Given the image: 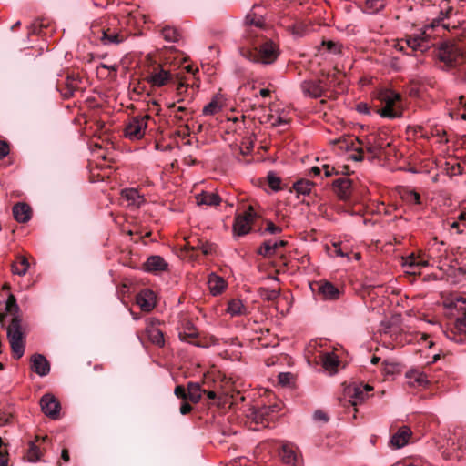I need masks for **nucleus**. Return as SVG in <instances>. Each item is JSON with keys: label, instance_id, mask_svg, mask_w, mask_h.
<instances>
[{"label": "nucleus", "instance_id": "dca6fc26", "mask_svg": "<svg viewBox=\"0 0 466 466\" xmlns=\"http://www.w3.org/2000/svg\"><path fill=\"white\" fill-rule=\"evenodd\" d=\"M136 303L145 312L151 311L156 306V295L148 289H142L136 297Z\"/></svg>", "mask_w": 466, "mask_h": 466}, {"label": "nucleus", "instance_id": "4d7b16f0", "mask_svg": "<svg viewBox=\"0 0 466 466\" xmlns=\"http://www.w3.org/2000/svg\"><path fill=\"white\" fill-rule=\"evenodd\" d=\"M417 258H418V256H416L414 254L410 255L409 257H407L404 259V265L410 268H416Z\"/></svg>", "mask_w": 466, "mask_h": 466}, {"label": "nucleus", "instance_id": "39448f33", "mask_svg": "<svg viewBox=\"0 0 466 466\" xmlns=\"http://www.w3.org/2000/svg\"><path fill=\"white\" fill-rule=\"evenodd\" d=\"M118 24H120V20L114 16L109 19L107 28L101 29V41L104 45H118L125 41L128 35L131 34L129 30L122 29L121 27L118 29Z\"/></svg>", "mask_w": 466, "mask_h": 466}, {"label": "nucleus", "instance_id": "f704fd0d", "mask_svg": "<svg viewBox=\"0 0 466 466\" xmlns=\"http://www.w3.org/2000/svg\"><path fill=\"white\" fill-rule=\"evenodd\" d=\"M454 438H451L449 441H451V446L456 445V449L466 450V433L461 429L455 430L453 432Z\"/></svg>", "mask_w": 466, "mask_h": 466}, {"label": "nucleus", "instance_id": "de8ad7c7", "mask_svg": "<svg viewBox=\"0 0 466 466\" xmlns=\"http://www.w3.org/2000/svg\"><path fill=\"white\" fill-rule=\"evenodd\" d=\"M420 35L415 36H409L405 40L406 46L411 49L412 52H419V45H420Z\"/></svg>", "mask_w": 466, "mask_h": 466}, {"label": "nucleus", "instance_id": "7ed1b4c3", "mask_svg": "<svg viewBox=\"0 0 466 466\" xmlns=\"http://www.w3.org/2000/svg\"><path fill=\"white\" fill-rule=\"evenodd\" d=\"M466 299L461 296H456L450 302V307L458 311H461L463 316L457 318L454 327L445 331L447 339L453 340L457 343H461L466 339Z\"/></svg>", "mask_w": 466, "mask_h": 466}, {"label": "nucleus", "instance_id": "473e14b6", "mask_svg": "<svg viewBox=\"0 0 466 466\" xmlns=\"http://www.w3.org/2000/svg\"><path fill=\"white\" fill-rule=\"evenodd\" d=\"M228 312L232 316L245 315L247 313V309L240 299H234L228 302Z\"/></svg>", "mask_w": 466, "mask_h": 466}, {"label": "nucleus", "instance_id": "f3484780", "mask_svg": "<svg viewBox=\"0 0 466 466\" xmlns=\"http://www.w3.org/2000/svg\"><path fill=\"white\" fill-rule=\"evenodd\" d=\"M335 194L341 200H348L352 191V181L347 177L338 178L333 181Z\"/></svg>", "mask_w": 466, "mask_h": 466}, {"label": "nucleus", "instance_id": "864d4df0", "mask_svg": "<svg viewBox=\"0 0 466 466\" xmlns=\"http://www.w3.org/2000/svg\"><path fill=\"white\" fill-rule=\"evenodd\" d=\"M175 395L178 398V399H181L183 400H188V396H187V390L185 387H183L182 385H177L176 388H175Z\"/></svg>", "mask_w": 466, "mask_h": 466}, {"label": "nucleus", "instance_id": "bf43d9fd", "mask_svg": "<svg viewBox=\"0 0 466 466\" xmlns=\"http://www.w3.org/2000/svg\"><path fill=\"white\" fill-rule=\"evenodd\" d=\"M9 154V146L6 142L0 140V159Z\"/></svg>", "mask_w": 466, "mask_h": 466}, {"label": "nucleus", "instance_id": "c03bdc74", "mask_svg": "<svg viewBox=\"0 0 466 466\" xmlns=\"http://www.w3.org/2000/svg\"><path fill=\"white\" fill-rule=\"evenodd\" d=\"M5 309L10 314H15L19 310V307L16 303V299L12 293L8 294V298L5 304Z\"/></svg>", "mask_w": 466, "mask_h": 466}, {"label": "nucleus", "instance_id": "3c124183", "mask_svg": "<svg viewBox=\"0 0 466 466\" xmlns=\"http://www.w3.org/2000/svg\"><path fill=\"white\" fill-rule=\"evenodd\" d=\"M420 45H419V52L424 53L426 52L431 46V39L425 34L420 35Z\"/></svg>", "mask_w": 466, "mask_h": 466}, {"label": "nucleus", "instance_id": "5701e85b", "mask_svg": "<svg viewBox=\"0 0 466 466\" xmlns=\"http://www.w3.org/2000/svg\"><path fill=\"white\" fill-rule=\"evenodd\" d=\"M217 246L211 242L199 238L197 236H193V242L191 245V250L201 251L205 256L213 255L216 253Z\"/></svg>", "mask_w": 466, "mask_h": 466}, {"label": "nucleus", "instance_id": "f257e3e1", "mask_svg": "<svg viewBox=\"0 0 466 466\" xmlns=\"http://www.w3.org/2000/svg\"><path fill=\"white\" fill-rule=\"evenodd\" d=\"M250 46L239 48L240 55L253 63L262 65L273 64L279 55V46L270 39L254 34L251 30L248 34Z\"/></svg>", "mask_w": 466, "mask_h": 466}, {"label": "nucleus", "instance_id": "393cba45", "mask_svg": "<svg viewBox=\"0 0 466 466\" xmlns=\"http://www.w3.org/2000/svg\"><path fill=\"white\" fill-rule=\"evenodd\" d=\"M208 288H209L210 292L214 296L222 293V291L227 287V283L224 280V279L219 277V276H218V275H216L215 273H211L208 276Z\"/></svg>", "mask_w": 466, "mask_h": 466}, {"label": "nucleus", "instance_id": "1a4fd4ad", "mask_svg": "<svg viewBox=\"0 0 466 466\" xmlns=\"http://www.w3.org/2000/svg\"><path fill=\"white\" fill-rule=\"evenodd\" d=\"M82 79L77 73L67 72L66 79L57 83V89L65 98L74 96L75 91L81 89Z\"/></svg>", "mask_w": 466, "mask_h": 466}, {"label": "nucleus", "instance_id": "c85d7f7f", "mask_svg": "<svg viewBox=\"0 0 466 466\" xmlns=\"http://www.w3.org/2000/svg\"><path fill=\"white\" fill-rule=\"evenodd\" d=\"M187 390L188 400L193 403H198L201 399V394L203 393L204 390L201 389L199 383L190 381L187 383Z\"/></svg>", "mask_w": 466, "mask_h": 466}, {"label": "nucleus", "instance_id": "aec40b11", "mask_svg": "<svg viewBox=\"0 0 466 466\" xmlns=\"http://www.w3.org/2000/svg\"><path fill=\"white\" fill-rule=\"evenodd\" d=\"M31 369L40 376H46L50 371V364L42 354H34L31 357Z\"/></svg>", "mask_w": 466, "mask_h": 466}, {"label": "nucleus", "instance_id": "ddd939ff", "mask_svg": "<svg viewBox=\"0 0 466 466\" xmlns=\"http://www.w3.org/2000/svg\"><path fill=\"white\" fill-rule=\"evenodd\" d=\"M321 78L324 79L323 86H325V92L329 90L331 87H338L339 92H343L345 89L344 78L346 75L337 68L333 69V72H328L321 74Z\"/></svg>", "mask_w": 466, "mask_h": 466}, {"label": "nucleus", "instance_id": "6ab92c4d", "mask_svg": "<svg viewBox=\"0 0 466 466\" xmlns=\"http://www.w3.org/2000/svg\"><path fill=\"white\" fill-rule=\"evenodd\" d=\"M281 461L287 466H298L299 458L295 449L289 444H284L279 451Z\"/></svg>", "mask_w": 466, "mask_h": 466}, {"label": "nucleus", "instance_id": "13d9d810", "mask_svg": "<svg viewBox=\"0 0 466 466\" xmlns=\"http://www.w3.org/2000/svg\"><path fill=\"white\" fill-rule=\"evenodd\" d=\"M332 252L339 257H346L348 253L344 251V249L341 248L340 243H334L333 244V250Z\"/></svg>", "mask_w": 466, "mask_h": 466}, {"label": "nucleus", "instance_id": "a19ab883", "mask_svg": "<svg viewBox=\"0 0 466 466\" xmlns=\"http://www.w3.org/2000/svg\"><path fill=\"white\" fill-rule=\"evenodd\" d=\"M269 407H262L252 411L253 420L256 423H263L266 417L269 414Z\"/></svg>", "mask_w": 466, "mask_h": 466}, {"label": "nucleus", "instance_id": "4468645a", "mask_svg": "<svg viewBox=\"0 0 466 466\" xmlns=\"http://www.w3.org/2000/svg\"><path fill=\"white\" fill-rule=\"evenodd\" d=\"M40 405L43 412L46 416L52 419L58 418L61 407L59 401L54 395L50 393L45 394L40 400Z\"/></svg>", "mask_w": 466, "mask_h": 466}, {"label": "nucleus", "instance_id": "49530a36", "mask_svg": "<svg viewBox=\"0 0 466 466\" xmlns=\"http://www.w3.org/2000/svg\"><path fill=\"white\" fill-rule=\"evenodd\" d=\"M42 452L40 449L33 442L30 443V448L28 450V458L32 462L37 461L41 459Z\"/></svg>", "mask_w": 466, "mask_h": 466}, {"label": "nucleus", "instance_id": "4be33fe9", "mask_svg": "<svg viewBox=\"0 0 466 466\" xmlns=\"http://www.w3.org/2000/svg\"><path fill=\"white\" fill-rule=\"evenodd\" d=\"M13 215L17 222L25 223L31 218L32 209L28 204L19 202L13 207Z\"/></svg>", "mask_w": 466, "mask_h": 466}, {"label": "nucleus", "instance_id": "774afa93", "mask_svg": "<svg viewBox=\"0 0 466 466\" xmlns=\"http://www.w3.org/2000/svg\"><path fill=\"white\" fill-rule=\"evenodd\" d=\"M356 151H357V155H355L353 157V158L357 161H360V160H362L363 159V154H364V150L362 147L360 148H356Z\"/></svg>", "mask_w": 466, "mask_h": 466}, {"label": "nucleus", "instance_id": "9b49d317", "mask_svg": "<svg viewBox=\"0 0 466 466\" xmlns=\"http://www.w3.org/2000/svg\"><path fill=\"white\" fill-rule=\"evenodd\" d=\"M311 289L325 300H336L340 296V290L331 282L324 279L314 282Z\"/></svg>", "mask_w": 466, "mask_h": 466}, {"label": "nucleus", "instance_id": "e433bc0d", "mask_svg": "<svg viewBox=\"0 0 466 466\" xmlns=\"http://www.w3.org/2000/svg\"><path fill=\"white\" fill-rule=\"evenodd\" d=\"M122 196L132 202V204L137 205V207L144 201V198L141 195H139L138 191L134 188H127L122 190Z\"/></svg>", "mask_w": 466, "mask_h": 466}, {"label": "nucleus", "instance_id": "0eeeda50", "mask_svg": "<svg viewBox=\"0 0 466 466\" xmlns=\"http://www.w3.org/2000/svg\"><path fill=\"white\" fill-rule=\"evenodd\" d=\"M177 75L171 74L162 66L157 65L148 71L146 80L154 87H161L168 84H173Z\"/></svg>", "mask_w": 466, "mask_h": 466}, {"label": "nucleus", "instance_id": "e2e57ef3", "mask_svg": "<svg viewBox=\"0 0 466 466\" xmlns=\"http://www.w3.org/2000/svg\"><path fill=\"white\" fill-rule=\"evenodd\" d=\"M314 419L316 420H322L324 422H327L329 418L325 412L322 410H316L313 415Z\"/></svg>", "mask_w": 466, "mask_h": 466}, {"label": "nucleus", "instance_id": "680f3d73", "mask_svg": "<svg viewBox=\"0 0 466 466\" xmlns=\"http://www.w3.org/2000/svg\"><path fill=\"white\" fill-rule=\"evenodd\" d=\"M357 111L362 114H370V107L366 103H359L357 105Z\"/></svg>", "mask_w": 466, "mask_h": 466}, {"label": "nucleus", "instance_id": "a211bd4d", "mask_svg": "<svg viewBox=\"0 0 466 466\" xmlns=\"http://www.w3.org/2000/svg\"><path fill=\"white\" fill-rule=\"evenodd\" d=\"M410 436V429L408 426H402L399 428L395 433L392 434L390 444L391 447L396 449L402 448L408 443Z\"/></svg>", "mask_w": 466, "mask_h": 466}, {"label": "nucleus", "instance_id": "338daca9", "mask_svg": "<svg viewBox=\"0 0 466 466\" xmlns=\"http://www.w3.org/2000/svg\"><path fill=\"white\" fill-rule=\"evenodd\" d=\"M322 168L324 169L326 177H331L335 173V168L329 165H323Z\"/></svg>", "mask_w": 466, "mask_h": 466}, {"label": "nucleus", "instance_id": "603ef678", "mask_svg": "<svg viewBox=\"0 0 466 466\" xmlns=\"http://www.w3.org/2000/svg\"><path fill=\"white\" fill-rule=\"evenodd\" d=\"M383 146L382 144L371 145L370 142L366 145V149L368 152L372 154L374 157L379 156L381 153Z\"/></svg>", "mask_w": 466, "mask_h": 466}, {"label": "nucleus", "instance_id": "2eb2a0df", "mask_svg": "<svg viewBox=\"0 0 466 466\" xmlns=\"http://www.w3.org/2000/svg\"><path fill=\"white\" fill-rule=\"evenodd\" d=\"M324 79L318 81L305 80L301 83L302 92L311 97H320L326 96L325 86H323Z\"/></svg>", "mask_w": 466, "mask_h": 466}, {"label": "nucleus", "instance_id": "4c0bfd02", "mask_svg": "<svg viewBox=\"0 0 466 466\" xmlns=\"http://www.w3.org/2000/svg\"><path fill=\"white\" fill-rule=\"evenodd\" d=\"M386 5V0H366L364 10L370 14H375L382 10Z\"/></svg>", "mask_w": 466, "mask_h": 466}, {"label": "nucleus", "instance_id": "bb28decb", "mask_svg": "<svg viewBox=\"0 0 466 466\" xmlns=\"http://www.w3.org/2000/svg\"><path fill=\"white\" fill-rule=\"evenodd\" d=\"M314 187V183L309 179H299L297 180L292 187L290 188V192L293 190L297 193L298 198L300 195L309 196L311 194L312 188Z\"/></svg>", "mask_w": 466, "mask_h": 466}, {"label": "nucleus", "instance_id": "37998d69", "mask_svg": "<svg viewBox=\"0 0 466 466\" xmlns=\"http://www.w3.org/2000/svg\"><path fill=\"white\" fill-rule=\"evenodd\" d=\"M221 110V106L217 100H212L203 108V114L206 116H213Z\"/></svg>", "mask_w": 466, "mask_h": 466}, {"label": "nucleus", "instance_id": "9d476101", "mask_svg": "<svg viewBox=\"0 0 466 466\" xmlns=\"http://www.w3.org/2000/svg\"><path fill=\"white\" fill-rule=\"evenodd\" d=\"M372 390L373 388L368 384L353 383L345 389V396L349 399V402L355 407L363 402L368 397V393Z\"/></svg>", "mask_w": 466, "mask_h": 466}, {"label": "nucleus", "instance_id": "6e6552de", "mask_svg": "<svg viewBox=\"0 0 466 466\" xmlns=\"http://www.w3.org/2000/svg\"><path fill=\"white\" fill-rule=\"evenodd\" d=\"M149 118V115L132 117L125 127V136L133 140L142 138L145 135V129L147 128V120Z\"/></svg>", "mask_w": 466, "mask_h": 466}, {"label": "nucleus", "instance_id": "20e7f679", "mask_svg": "<svg viewBox=\"0 0 466 466\" xmlns=\"http://www.w3.org/2000/svg\"><path fill=\"white\" fill-rule=\"evenodd\" d=\"M20 324L21 319L18 316H15L7 329V338L16 359L21 358L25 351L24 335Z\"/></svg>", "mask_w": 466, "mask_h": 466}, {"label": "nucleus", "instance_id": "72a5a7b5", "mask_svg": "<svg viewBox=\"0 0 466 466\" xmlns=\"http://www.w3.org/2000/svg\"><path fill=\"white\" fill-rule=\"evenodd\" d=\"M29 268V262L24 256L17 257V262L12 264V271L14 274L24 276L26 274Z\"/></svg>", "mask_w": 466, "mask_h": 466}, {"label": "nucleus", "instance_id": "2f4dec72", "mask_svg": "<svg viewBox=\"0 0 466 466\" xmlns=\"http://www.w3.org/2000/svg\"><path fill=\"white\" fill-rule=\"evenodd\" d=\"M49 26V24L46 22L44 19H36L34 23L31 24V25L28 28V35H46V33L45 30H46Z\"/></svg>", "mask_w": 466, "mask_h": 466}, {"label": "nucleus", "instance_id": "f8f14e48", "mask_svg": "<svg viewBox=\"0 0 466 466\" xmlns=\"http://www.w3.org/2000/svg\"><path fill=\"white\" fill-rule=\"evenodd\" d=\"M253 218V208L251 206H249L248 210L241 214H238L235 218V222L233 225L234 232L238 236H243L248 233L251 229Z\"/></svg>", "mask_w": 466, "mask_h": 466}, {"label": "nucleus", "instance_id": "a18cd8bd", "mask_svg": "<svg viewBox=\"0 0 466 466\" xmlns=\"http://www.w3.org/2000/svg\"><path fill=\"white\" fill-rule=\"evenodd\" d=\"M260 297L268 301H274L279 296V292L276 289H260Z\"/></svg>", "mask_w": 466, "mask_h": 466}, {"label": "nucleus", "instance_id": "c756f323", "mask_svg": "<svg viewBox=\"0 0 466 466\" xmlns=\"http://www.w3.org/2000/svg\"><path fill=\"white\" fill-rule=\"evenodd\" d=\"M246 23L250 25V28H248L247 32V42L250 41V38L248 37L249 32L252 30L254 34L260 35L258 34V31L262 28L264 25V22L261 17H256L255 15H248L246 17Z\"/></svg>", "mask_w": 466, "mask_h": 466}, {"label": "nucleus", "instance_id": "cd10ccee", "mask_svg": "<svg viewBox=\"0 0 466 466\" xmlns=\"http://www.w3.org/2000/svg\"><path fill=\"white\" fill-rule=\"evenodd\" d=\"M146 332L147 334L148 339L152 344H155L158 347L164 346V333L159 329L154 327L152 323L147 327Z\"/></svg>", "mask_w": 466, "mask_h": 466}, {"label": "nucleus", "instance_id": "f03ea898", "mask_svg": "<svg viewBox=\"0 0 466 466\" xmlns=\"http://www.w3.org/2000/svg\"><path fill=\"white\" fill-rule=\"evenodd\" d=\"M438 57L449 68L462 66L460 71L462 80L466 82V55L461 47L454 44H444L439 49Z\"/></svg>", "mask_w": 466, "mask_h": 466}, {"label": "nucleus", "instance_id": "b1692460", "mask_svg": "<svg viewBox=\"0 0 466 466\" xmlns=\"http://www.w3.org/2000/svg\"><path fill=\"white\" fill-rule=\"evenodd\" d=\"M320 360L323 368L329 373L334 374L338 371V367L339 366L340 361L339 360L338 356L333 352L321 353Z\"/></svg>", "mask_w": 466, "mask_h": 466}, {"label": "nucleus", "instance_id": "5fc2aeb1", "mask_svg": "<svg viewBox=\"0 0 466 466\" xmlns=\"http://www.w3.org/2000/svg\"><path fill=\"white\" fill-rule=\"evenodd\" d=\"M265 230L270 234H279L282 231V228L276 226L272 221H267Z\"/></svg>", "mask_w": 466, "mask_h": 466}, {"label": "nucleus", "instance_id": "79ce46f5", "mask_svg": "<svg viewBox=\"0 0 466 466\" xmlns=\"http://www.w3.org/2000/svg\"><path fill=\"white\" fill-rule=\"evenodd\" d=\"M268 186L274 191L281 189V179L275 173L269 172L267 176Z\"/></svg>", "mask_w": 466, "mask_h": 466}, {"label": "nucleus", "instance_id": "09e8293b", "mask_svg": "<svg viewBox=\"0 0 466 466\" xmlns=\"http://www.w3.org/2000/svg\"><path fill=\"white\" fill-rule=\"evenodd\" d=\"M187 331L179 332V335H178L180 340L185 341V342L189 340L190 339H192L194 336L198 335V331L192 325H189L187 328Z\"/></svg>", "mask_w": 466, "mask_h": 466}, {"label": "nucleus", "instance_id": "0e129e2a", "mask_svg": "<svg viewBox=\"0 0 466 466\" xmlns=\"http://www.w3.org/2000/svg\"><path fill=\"white\" fill-rule=\"evenodd\" d=\"M192 410V406L187 402L186 400H184L180 406V413L182 415H187L188 414L190 411Z\"/></svg>", "mask_w": 466, "mask_h": 466}, {"label": "nucleus", "instance_id": "ea45409f", "mask_svg": "<svg viewBox=\"0 0 466 466\" xmlns=\"http://www.w3.org/2000/svg\"><path fill=\"white\" fill-rule=\"evenodd\" d=\"M276 253V244H272L271 240L263 242L258 249V254L266 258H270Z\"/></svg>", "mask_w": 466, "mask_h": 466}, {"label": "nucleus", "instance_id": "6e6d98bb", "mask_svg": "<svg viewBox=\"0 0 466 466\" xmlns=\"http://www.w3.org/2000/svg\"><path fill=\"white\" fill-rule=\"evenodd\" d=\"M292 379H293L292 374L289 373V372L280 373L279 375V382L283 386L289 385Z\"/></svg>", "mask_w": 466, "mask_h": 466}, {"label": "nucleus", "instance_id": "58836bf2", "mask_svg": "<svg viewBox=\"0 0 466 466\" xmlns=\"http://www.w3.org/2000/svg\"><path fill=\"white\" fill-rule=\"evenodd\" d=\"M401 198L409 204H421L420 195L418 192L411 189H404L403 192L401 193Z\"/></svg>", "mask_w": 466, "mask_h": 466}, {"label": "nucleus", "instance_id": "a878e982", "mask_svg": "<svg viewBox=\"0 0 466 466\" xmlns=\"http://www.w3.org/2000/svg\"><path fill=\"white\" fill-rule=\"evenodd\" d=\"M195 198L198 205L217 206L221 202L218 194L207 191L196 195Z\"/></svg>", "mask_w": 466, "mask_h": 466}, {"label": "nucleus", "instance_id": "052dcab7", "mask_svg": "<svg viewBox=\"0 0 466 466\" xmlns=\"http://www.w3.org/2000/svg\"><path fill=\"white\" fill-rule=\"evenodd\" d=\"M189 344H192L197 347H207V343L203 342L199 337L198 334L197 336H194L192 339L187 341Z\"/></svg>", "mask_w": 466, "mask_h": 466}, {"label": "nucleus", "instance_id": "8fccbe9b", "mask_svg": "<svg viewBox=\"0 0 466 466\" xmlns=\"http://www.w3.org/2000/svg\"><path fill=\"white\" fill-rule=\"evenodd\" d=\"M136 23H137V19H136L135 15H133L130 13V14H127V15L123 16L122 21H120V24H118V25H120V27L122 29H125L124 26H127V27L134 26L136 25Z\"/></svg>", "mask_w": 466, "mask_h": 466}, {"label": "nucleus", "instance_id": "c9c22d12", "mask_svg": "<svg viewBox=\"0 0 466 466\" xmlns=\"http://www.w3.org/2000/svg\"><path fill=\"white\" fill-rule=\"evenodd\" d=\"M161 35L167 42H177L181 37L180 32L177 28L169 25H166L162 28Z\"/></svg>", "mask_w": 466, "mask_h": 466}, {"label": "nucleus", "instance_id": "423d86ee", "mask_svg": "<svg viewBox=\"0 0 466 466\" xmlns=\"http://www.w3.org/2000/svg\"><path fill=\"white\" fill-rule=\"evenodd\" d=\"M401 96L394 91H387L382 95L381 100L385 106L378 111L382 117L397 118L401 116L402 109L400 106Z\"/></svg>", "mask_w": 466, "mask_h": 466}, {"label": "nucleus", "instance_id": "412c9836", "mask_svg": "<svg viewBox=\"0 0 466 466\" xmlns=\"http://www.w3.org/2000/svg\"><path fill=\"white\" fill-rule=\"evenodd\" d=\"M143 268L148 272L158 273L167 268V263L160 256L154 255L147 259Z\"/></svg>", "mask_w": 466, "mask_h": 466}, {"label": "nucleus", "instance_id": "7c9ffc66", "mask_svg": "<svg viewBox=\"0 0 466 466\" xmlns=\"http://www.w3.org/2000/svg\"><path fill=\"white\" fill-rule=\"evenodd\" d=\"M173 85L176 86V93L177 96V102L180 103L185 100L186 95L188 93L189 85L184 81L183 78H180L178 76L173 82Z\"/></svg>", "mask_w": 466, "mask_h": 466}, {"label": "nucleus", "instance_id": "69168bd1", "mask_svg": "<svg viewBox=\"0 0 466 466\" xmlns=\"http://www.w3.org/2000/svg\"><path fill=\"white\" fill-rule=\"evenodd\" d=\"M149 111L151 112H155L156 114H158L159 111H160V105L157 102V101H153L150 105H149Z\"/></svg>", "mask_w": 466, "mask_h": 466}]
</instances>
